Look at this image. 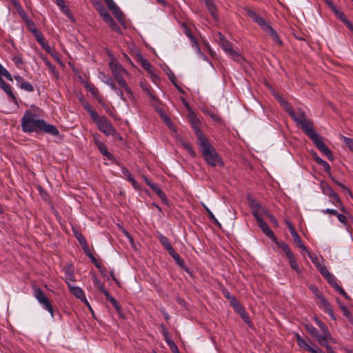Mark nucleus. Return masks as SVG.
Returning a JSON list of instances; mask_svg holds the SVG:
<instances>
[{
	"mask_svg": "<svg viewBox=\"0 0 353 353\" xmlns=\"http://www.w3.org/2000/svg\"><path fill=\"white\" fill-rule=\"evenodd\" d=\"M330 196L332 197L336 203H338L340 205H341V209L343 210V205L341 201L339 196V195L334 192L333 190H330Z\"/></svg>",
	"mask_w": 353,
	"mask_h": 353,
	"instance_id": "obj_47",
	"label": "nucleus"
},
{
	"mask_svg": "<svg viewBox=\"0 0 353 353\" xmlns=\"http://www.w3.org/2000/svg\"><path fill=\"white\" fill-rule=\"evenodd\" d=\"M141 66L153 77V80H154V78L158 77L155 74L152 65L147 59H141Z\"/></svg>",
	"mask_w": 353,
	"mask_h": 353,
	"instance_id": "obj_23",
	"label": "nucleus"
},
{
	"mask_svg": "<svg viewBox=\"0 0 353 353\" xmlns=\"http://www.w3.org/2000/svg\"><path fill=\"white\" fill-rule=\"evenodd\" d=\"M248 201L254 218L260 216V209H262V206L255 199L250 196H248Z\"/></svg>",
	"mask_w": 353,
	"mask_h": 353,
	"instance_id": "obj_13",
	"label": "nucleus"
},
{
	"mask_svg": "<svg viewBox=\"0 0 353 353\" xmlns=\"http://www.w3.org/2000/svg\"><path fill=\"white\" fill-rule=\"evenodd\" d=\"M85 88L94 97L99 94L97 88L92 83H86Z\"/></svg>",
	"mask_w": 353,
	"mask_h": 353,
	"instance_id": "obj_42",
	"label": "nucleus"
},
{
	"mask_svg": "<svg viewBox=\"0 0 353 353\" xmlns=\"http://www.w3.org/2000/svg\"><path fill=\"white\" fill-rule=\"evenodd\" d=\"M323 276L325 277L327 280V281L332 285V286H334V283L336 282V279L334 276L332 274H331L327 268H321V272H320Z\"/></svg>",
	"mask_w": 353,
	"mask_h": 353,
	"instance_id": "obj_24",
	"label": "nucleus"
},
{
	"mask_svg": "<svg viewBox=\"0 0 353 353\" xmlns=\"http://www.w3.org/2000/svg\"><path fill=\"white\" fill-rule=\"evenodd\" d=\"M291 235L293 238L294 243L297 245V246L303 251L307 252L306 247L303 243L299 235L298 234L295 230H292Z\"/></svg>",
	"mask_w": 353,
	"mask_h": 353,
	"instance_id": "obj_22",
	"label": "nucleus"
},
{
	"mask_svg": "<svg viewBox=\"0 0 353 353\" xmlns=\"http://www.w3.org/2000/svg\"><path fill=\"white\" fill-rule=\"evenodd\" d=\"M25 23H26V26L27 28L28 29V30L30 31L31 32H32L33 34H35L36 33L39 32L37 29L34 23L30 19L29 20H28L27 21H26Z\"/></svg>",
	"mask_w": 353,
	"mask_h": 353,
	"instance_id": "obj_38",
	"label": "nucleus"
},
{
	"mask_svg": "<svg viewBox=\"0 0 353 353\" xmlns=\"http://www.w3.org/2000/svg\"><path fill=\"white\" fill-rule=\"evenodd\" d=\"M315 322L317 324V325L320 327L321 331L327 329V326L320 319L315 318Z\"/></svg>",
	"mask_w": 353,
	"mask_h": 353,
	"instance_id": "obj_59",
	"label": "nucleus"
},
{
	"mask_svg": "<svg viewBox=\"0 0 353 353\" xmlns=\"http://www.w3.org/2000/svg\"><path fill=\"white\" fill-rule=\"evenodd\" d=\"M144 181L146 184L154 191L161 198L165 196V194L161 190L159 186L156 183H153L146 176L143 177Z\"/></svg>",
	"mask_w": 353,
	"mask_h": 353,
	"instance_id": "obj_21",
	"label": "nucleus"
},
{
	"mask_svg": "<svg viewBox=\"0 0 353 353\" xmlns=\"http://www.w3.org/2000/svg\"><path fill=\"white\" fill-rule=\"evenodd\" d=\"M97 148L103 156H105L109 159L112 157V154L108 151L106 146L103 143H99V146Z\"/></svg>",
	"mask_w": 353,
	"mask_h": 353,
	"instance_id": "obj_39",
	"label": "nucleus"
},
{
	"mask_svg": "<svg viewBox=\"0 0 353 353\" xmlns=\"http://www.w3.org/2000/svg\"><path fill=\"white\" fill-rule=\"evenodd\" d=\"M21 125L23 132L27 133L41 132L58 136L59 132L53 125L46 123L43 119H37L36 114L30 110H26L21 119Z\"/></svg>",
	"mask_w": 353,
	"mask_h": 353,
	"instance_id": "obj_1",
	"label": "nucleus"
},
{
	"mask_svg": "<svg viewBox=\"0 0 353 353\" xmlns=\"http://www.w3.org/2000/svg\"><path fill=\"white\" fill-rule=\"evenodd\" d=\"M263 31H265L266 34L271 37V39H272L273 42L275 44H277L279 46L282 45V41L281 40L276 32L273 29V28L270 24L265 28V29Z\"/></svg>",
	"mask_w": 353,
	"mask_h": 353,
	"instance_id": "obj_15",
	"label": "nucleus"
},
{
	"mask_svg": "<svg viewBox=\"0 0 353 353\" xmlns=\"http://www.w3.org/2000/svg\"><path fill=\"white\" fill-rule=\"evenodd\" d=\"M234 310L238 312L241 317H244L245 315V310L240 303L233 307Z\"/></svg>",
	"mask_w": 353,
	"mask_h": 353,
	"instance_id": "obj_46",
	"label": "nucleus"
},
{
	"mask_svg": "<svg viewBox=\"0 0 353 353\" xmlns=\"http://www.w3.org/2000/svg\"><path fill=\"white\" fill-rule=\"evenodd\" d=\"M190 121H191L192 128L197 137L199 143H201V142H203V141L208 140V139L205 137V135L201 130V129L199 126V120L196 118V117L192 116L190 118Z\"/></svg>",
	"mask_w": 353,
	"mask_h": 353,
	"instance_id": "obj_11",
	"label": "nucleus"
},
{
	"mask_svg": "<svg viewBox=\"0 0 353 353\" xmlns=\"http://www.w3.org/2000/svg\"><path fill=\"white\" fill-rule=\"evenodd\" d=\"M93 121L97 124L98 129L105 136L117 134L115 129L107 117L98 115Z\"/></svg>",
	"mask_w": 353,
	"mask_h": 353,
	"instance_id": "obj_7",
	"label": "nucleus"
},
{
	"mask_svg": "<svg viewBox=\"0 0 353 353\" xmlns=\"http://www.w3.org/2000/svg\"><path fill=\"white\" fill-rule=\"evenodd\" d=\"M268 219L275 226H279V223L277 220L272 214H268Z\"/></svg>",
	"mask_w": 353,
	"mask_h": 353,
	"instance_id": "obj_64",
	"label": "nucleus"
},
{
	"mask_svg": "<svg viewBox=\"0 0 353 353\" xmlns=\"http://www.w3.org/2000/svg\"><path fill=\"white\" fill-rule=\"evenodd\" d=\"M340 308L342 310L343 315L347 317L350 322L353 321V319L347 306L340 304Z\"/></svg>",
	"mask_w": 353,
	"mask_h": 353,
	"instance_id": "obj_43",
	"label": "nucleus"
},
{
	"mask_svg": "<svg viewBox=\"0 0 353 353\" xmlns=\"http://www.w3.org/2000/svg\"><path fill=\"white\" fill-rule=\"evenodd\" d=\"M165 341L170 347L172 352L173 353H180L178 347L175 344V343L168 336V334H165Z\"/></svg>",
	"mask_w": 353,
	"mask_h": 353,
	"instance_id": "obj_32",
	"label": "nucleus"
},
{
	"mask_svg": "<svg viewBox=\"0 0 353 353\" xmlns=\"http://www.w3.org/2000/svg\"><path fill=\"white\" fill-rule=\"evenodd\" d=\"M170 255L173 258L175 262L184 270L188 271V268L185 265V263L183 259H181L178 253L175 252L174 250L172 252H170Z\"/></svg>",
	"mask_w": 353,
	"mask_h": 353,
	"instance_id": "obj_20",
	"label": "nucleus"
},
{
	"mask_svg": "<svg viewBox=\"0 0 353 353\" xmlns=\"http://www.w3.org/2000/svg\"><path fill=\"white\" fill-rule=\"evenodd\" d=\"M338 218V220L343 223V224H346V222H347V219H346V217L345 215L342 214H339L338 213V215H336Z\"/></svg>",
	"mask_w": 353,
	"mask_h": 353,
	"instance_id": "obj_63",
	"label": "nucleus"
},
{
	"mask_svg": "<svg viewBox=\"0 0 353 353\" xmlns=\"http://www.w3.org/2000/svg\"><path fill=\"white\" fill-rule=\"evenodd\" d=\"M318 299H319L321 306L324 309L325 312H327L332 319L335 320L336 317L333 312L332 306L330 304V303L327 301V300L326 299H325L323 296V295L321 296H319V298H318Z\"/></svg>",
	"mask_w": 353,
	"mask_h": 353,
	"instance_id": "obj_16",
	"label": "nucleus"
},
{
	"mask_svg": "<svg viewBox=\"0 0 353 353\" xmlns=\"http://www.w3.org/2000/svg\"><path fill=\"white\" fill-rule=\"evenodd\" d=\"M334 288L339 292L340 294H341L343 296H344L347 299H350L349 296L345 292V291L340 287L336 283H334Z\"/></svg>",
	"mask_w": 353,
	"mask_h": 353,
	"instance_id": "obj_50",
	"label": "nucleus"
},
{
	"mask_svg": "<svg viewBox=\"0 0 353 353\" xmlns=\"http://www.w3.org/2000/svg\"><path fill=\"white\" fill-rule=\"evenodd\" d=\"M159 240L161 245L164 247V248L170 254V252L174 250L171 243H170L169 239L163 236L162 234H159Z\"/></svg>",
	"mask_w": 353,
	"mask_h": 353,
	"instance_id": "obj_19",
	"label": "nucleus"
},
{
	"mask_svg": "<svg viewBox=\"0 0 353 353\" xmlns=\"http://www.w3.org/2000/svg\"><path fill=\"white\" fill-rule=\"evenodd\" d=\"M288 260H289V263H290V265L291 267V268L296 271L297 273H299L300 272V268H299V266L296 262V258L294 257V254L287 256Z\"/></svg>",
	"mask_w": 353,
	"mask_h": 353,
	"instance_id": "obj_29",
	"label": "nucleus"
},
{
	"mask_svg": "<svg viewBox=\"0 0 353 353\" xmlns=\"http://www.w3.org/2000/svg\"><path fill=\"white\" fill-rule=\"evenodd\" d=\"M274 242L276 243V244L277 245V246L279 248H280L281 249H282L283 250V252L285 253L287 256L293 254V252L291 251L287 243H285V242L278 241L276 239V241H274Z\"/></svg>",
	"mask_w": 353,
	"mask_h": 353,
	"instance_id": "obj_28",
	"label": "nucleus"
},
{
	"mask_svg": "<svg viewBox=\"0 0 353 353\" xmlns=\"http://www.w3.org/2000/svg\"><path fill=\"white\" fill-rule=\"evenodd\" d=\"M308 137L313 141L316 148L328 158V159L330 161L334 160V156L332 155L331 150L325 145L322 137L319 134L314 132Z\"/></svg>",
	"mask_w": 353,
	"mask_h": 353,
	"instance_id": "obj_8",
	"label": "nucleus"
},
{
	"mask_svg": "<svg viewBox=\"0 0 353 353\" xmlns=\"http://www.w3.org/2000/svg\"><path fill=\"white\" fill-rule=\"evenodd\" d=\"M216 41L223 51L234 61L241 63L243 60L242 55L233 48L232 43L222 33L218 32L216 34Z\"/></svg>",
	"mask_w": 353,
	"mask_h": 353,
	"instance_id": "obj_5",
	"label": "nucleus"
},
{
	"mask_svg": "<svg viewBox=\"0 0 353 353\" xmlns=\"http://www.w3.org/2000/svg\"><path fill=\"white\" fill-rule=\"evenodd\" d=\"M128 181H130L134 189H135L136 190H141V187H140L139 183L133 177L130 178V180H128Z\"/></svg>",
	"mask_w": 353,
	"mask_h": 353,
	"instance_id": "obj_56",
	"label": "nucleus"
},
{
	"mask_svg": "<svg viewBox=\"0 0 353 353\" xmlns=\"http://www.w3.org/2000/svg\"><path fill=\"white\" fill-rule=\"evenodd\" d=\"M186 36L191 40L193 46L196 47L198 46L196 39L193 37L192 34L189 30H186Z\"/></svg>",
	"mask_w": 353,
	"mask_h": 353,
	"instance_id": "obj_54",
	"label": "nucleus"
},
{
	"mask_svg": "<svg viewBox=\"0 0 353 353\" xmlns=\"http://www.w3.org/2000/svg\"><path fill=\"white\" fill-rule=\"evenodd\" d=\"M259 227L263 231V232L269 238H270L273 241H276V236H274L273 232L271 230L268 225L263 221L261 216L255 218Z\"/></svg>",
	"mask_w": 353,
	"mask_h": 353,
	"instance_id": "obj_10",
	"label": "nucleus"
},
{
	"mask_svg": "<svg viewBox=\"0 0 353 353\" xmlns=\"http://www.w3.org/2000/svg\"><path fill=\"white\" fill-rule=\"evenodd\" d=\"M341 139L347 145L350 150L353 152V139L348 138L344 136L341 137Z\"/></svg>",
	"mask_w": 353,
	"mask_h": 353,
	"instance_id": "obj_44",
	"label": "nucleus"
},
{
	"mask_svg": "<svg viewBox=\"0 0 353 353\" xmlns=\"http://www.w3.org/2000/svg\"><path fill=\"white\" fill-rule=\"evenodd\" d=\"M106 299L112 304L114 307L116 309L117 312L121 315V305L117 302V301L110 294Z\"/></svg>",
	"mask_w": 353,
	"mask_h": 353,
	"instance_id": "obj_34",
	"label": "nucleus"
},
{
	"mask_svg": "<svg viewBox=\"0 0 353 353\" xmlns=\"http://www.w3.org/2000/svg\"><path fill=\"white\" fill-rule=\"evenodd\" d=\"M98 288L106 298L110 295L109 292L105 289L104 285L100 282H98Z\"/></svg>",
	"mask_w": 353,
	"mask_h": 353,
	"instance_id": "obj_58",
	"label": "nucleus"
},
{
	"mask_svg": "<svg viewBox=\"0 0 353 353\" xmlns=\"http://www.w3.org/2000/svg\"><path fill=\"white\" fill-rule=\"evenodd\" d=\"M34 296L42 305L43 308L47 310L50 314L52 317H54L53 307L48 297L40 288H35L34 289Z\"/></svg>",
	"mask_w": 353,
	"mask_h": 353,
	"instance_id": "obj_9",
	"label": "nucleus"
},
{
	"mask_svg": "<svg viewBox=\"0 0 353 353\" xmlns=\"http://www.w3.org/2000/svg\"><path fill=\"white\" fill-rule=\"evenodd\" d=\"M99 77L101 79L102 81L105 83L106 85H108L110 81H112V77L108 75V74H105V73H103V72H101L99 74Z\"/></svg>",
	"mask_w": 353,
	"mask_h": 353,
	"instance_id": "obj_49",
	"label": "nucleus"
},
{
	"mask_svg": "<svg viewBox=\"0 0 353 353\" xmlns=\"http://www.w3.org/2000/svg\"><path fill=\"white\" fill-rule=\"evenodd\" d=\"M19 88L22 90H24L27 92H33L34 91V87L32 84H30L28 81H23L22 83H21L19 85Z\"/></svg>",
	"mask_w": 353,
	"mask_h": 353,
	"instance_id": "obj_40",
	"label": "nucleus"
},
{
	"mask_svg": "<svg viewBox=\"0 0 353 353\" xmlns=\"http://www.w3.org/2000/svg\"><path fill=\"white\" fill-rule=\"evenodd\" d=\"M17 11L20 17L23 20L24 23L30 19V17L28 16L22 7L19 8Z\"/></svg>",
	"mask_w": 353,
	"mask_h": 353,
	"instance_id": "obj_45",
	"label": "nucleus"
},
{
	"mask_svg": "<svg viewBox=\"0 0 353 353\" xmlns=\"http://www.w3.org/2000/svg\"><path fill=\"white\" fill-rule=\"evenodd\" d=\"M97 10H98V12H99L100 15L102 17L103 19L104 20V21H105L106 20H109V21L110 20L111 15L110 14V13L108 12V11L104 6L101 5L100 6H99Z\"/></svg>",
	"mask_w": 353,
	"mask_h": 353,
	"instance_id": "obj_31",
	"label": "nucleus"
},
{
	"mask_svg": "<svg viewBox=\"0 0 353 353\" xmlns=\"http://www.w3.org/2000/svg\"><path fill=\"white\" fill-rule=\"evenodd\" d=\"M140 87L141 88L143 91L145 92L150 96V99L152 101H156V97L151 93V92L149 90L148 85L146 83L141 82L140 83Z\"/></svg>",
	"mask_w": 353,
	"mask_h": 353,
	"instance_id": "obj_41",
	"label": "nucleus"
},
{
	"mask_svg": "<svg viewBox=\"0 0 353 353\" xmlns=\"http://www.w3.org/2000/svg\"><path fill=\"white\" fill-rule=\"evenodd\" d=\"M70 292L77 299L81 300L83 303H85L90 310L91 306L88 301L85 294L83 292V290L78 286L75 287H70Z\"/></svg>",
	"mask_w": 353,
	"mask_h": 353,
	"instance_id": "obj_12",
	"label": "nucleus"
},
{
	"mask_svg": "<svg viewBox=\"0 0 353 353\" xmlns=\"http://www.w3.org/2000/svg\"><path fill=\"white\" fill-rule=\"evenodd\" d=\"M122 88H117L114 92L119 97L120 99L122 100L124 102H126V98L125 97L124 94H123V92L121 90Z\"/></svg>",
	"mask_w": 353,
	"mask_h": 353,
	"instance_id": "obj_53",
	"label": "nucleus"
},
{
	"mask_svg": "<svg viewBox=\"0 0 353 353\" xmlns=\"http://www.w3.org/2000/svg\"><path fill=\"white\" fill-rule=\"evenodd\" d=\"M109 67L113 78L118 83V85L126 92L130 98L134 99V93L124 78L125 76L128 77H131L128 71L114 58H112L109 62Z\"/></svg>",
	"mask_w": 353,
	"mask_h": 353,
	"instance_id": "obj_2",
	"label": "nucleus"
},
{
	"mask_svg": "<svg viewBox=\"0 0 353 353\" xmlns=\"http://www.w3.org/2000/svg\"><path fill=\"white\" fill-rule=\"evenodd\" d=\"M314 154L316 156V158H315V161L319 165H321L326 172H329L330 170V165L325 160L320 158L316 152H314Z\"/></svg>",
	"mask_w": 353,
	"mask_h": 353,
	"instance_id": "obj_33",
	"label": "nucleus"
},
{
	"mask_svg": "<svg viewBox=\"0 0 353 353\" xmlns=\"http://www.w3.org/2000/svg\"><path fill=\"white\" fill-rule=\"evenodd\" d=\"M336 183L341 188L343 191L348 193L350 196L352 195L350 190L345 185L339 181H336Z\"/></svg>",
	"mask_w": 353,
	"mask_h": 353,
	"instance_id": "obj_60",
	"label": "nucleus"
},
{
	"mask_svg": "<svg viewBox=\"0 0 353 353\" xmlns=\"http://www.w3.org/2000/svg\"><path fill=\"white\" fill-rule=\"evenodd\" d=\"M305 328L307 332H308L312 336L315 338L319 334L318 330L312 324H306Z\"/></svg>",
	"mask_w": 353,
	"mask_h": 353,
	"instance_id": "obj_37",
	"label": "nucleus"
},
{
	"mask_svg": "<svg viewBox=\"0 0 353 353\" xmlns=\"http://www.w3.org/2000/svg\"><path fill=\"white\" fill-rule=\"evenodd\" d=\"M83 105V108L89 112L92 120L99 115L88 102L84 103Z\"/></svg>",
	"mask_w": 353,
	"mask_h": 353,
	"instance_id": "obj_35",
	"label": "nucleus"
},
{
	"mask_svg": "<svg viewBox=\"0 0 353 353\" xmlns=\"http://www.w3.org/2000/svg\"><path fill=\"white\" fill-rule=\"evenodd\" d=\"M61 10L68 18H70L71 20L74 21V17L68 6H63V8H61Z\"/></svg>",
	"mask_w": 353,
	"mask_h": 353,
	"instance_id": "obj_51",
	"label": "nucleus"
},
{
	"mask_svg": "<svg viewBox=\"0 0 353 353\" xmlns=\"http://www.w3.org/2000/svg\"><path fill=\"white\" fill-rule=\"evenodd\" d=\"M175 137L180 141L182 146L186 150L191 157H195V152L190 143L183 140L179 134H176Z\"/></svg>",
	"mask_w": 353,
	"mask_h": 353,
	"instance_id": "obj_18",
	"label": "nucleus"
},
{
	"mask_svg": "<svg viewBox=\"0 0 353 353\" xmlns=\"http://www.w3.org/2000/svg\"><path fill=\"white\" fill-rule=\"evenodd\" d=\"M295 338L296 339V343H297L298 345L301 348H302L304 350H306V351H307L309 352H314V348L312 347L311 346H310L306 343V341L298 333L295 334Z\"/></svg>",
	"mask_w": 353,
	"mask_h": 353,
	"instance_id": "obj_17",
	"label": "nucleus"
},
{
	"mask_svg": "<svg viewBox=\"0 0 353 353\" xmlns=\"http://www.w3.org/2000/svg\"><path fill=\"white\" fill-rule=\"evenodd\" d=\"M330 332L328 329L323 330L322 334H319L316 337L318 343L321 345H323L325 343H328V335H330Z\"/></svg>",
	"mask_w": 353,
	"mask_h": 353,
	"instance_id": "obj_25",
	"label": "nucleus"
},
{
	"mask_svg": "<svg viewBox=\"0 0 353 353\" xmlns=\"http://www.w3.org/2000/svg\"><path fill=\"white\" fill-rule=\"evenodd\" d=\"M34 37H35L37 41L39 43H41L42 41L44 40V38L42 35V34L40 32H38L37 33H36L35 34H34Z\"/></svg>",
	"mask_w": 353,
	"mask_h": 353,
	"instance_id": "obj_62",
	"label": "nucleus"
},
{
	"mask_svg": "<svg viewBox=\"0 0 353 353\" xmlns=\"http://www.w3.org/2000/svg\"><path fill=\"white\" fill-rule=\"evenodd\" d=\"M288 113L296 125L301 128L307 137L315 132L312 121L307 118L302 108H298L296 110L288 108Z\"/></svg>",
	"mask_w": 353,
	"mask_h": 353,
	"instance_id": "obj_3",
	"label": "nucleus"
},
{
	"mask_svg": "<svg viewBox=\"0 0 353 353\" xmlns=\"http://www.w3.org/2000/svg\"><path fill=\"white\" fill-rule=\"evenodd\" d=\"M112 12L114 16L116 17V19L119 21V23L122 25H124L125 23L123 21V14L120 8L118 7Z\"/></svg>",
	"mask_w": 353,
	"mask_h": 353,
	"instance_id": "obj_36",
	"label": "nucleus"
},
{
	"mask_svg": "<svg viewBox=\"0 0 353 353\" xmlns=\"http://www.w3.org/2000/svg\"><path fill=\"white\" fill-rule=\"evenodd\" d=\"M198 144L205 161L209 165L215 167L218 165H223L220 155L216 152L208 140Z\"/></svg>",
	"mask_w": 353,
	"mask_h": 353,
	"instance_id": "obj_4",
	"label": "nucleus"
},
{
	"mask_svg": "<svg viewBox=\"0 0 353 353\" xmlns=\"http://www.w3.org/2000/svg\"><path fill=\"white\" fill-rule=\"evenodd\" d=\"M207 8L211 14V15L216 19V8L212 0H204Z\"/></svg>",
	"mask_w": 353,
	"mask_h": 353,
	"instance_id": "obj_27",
	"label": "nucleus"
},
{
	"mask_svg": "<svg viewBox=\"0 0 353 353\" xmlns=\"http://www.w3.org/2000/svg\"><path fill=\"white\" fill-rule=\"evenodd\" d=\"M196 48V49H197L198 52H199V54H200L201 58L203 60H204V61H208V62L211 65H212V62L210 61V59H208V57L205 54H203V53L200 50V48H199V46H197Z\"/></svg>",
	"mask_w": 353,
	"mask_h": 353,
	"instance_id": "obj_55",
	"label": "nucleus"
},
{
	"mask_svg": "<svg viewBox=\"0 0 353 353\" xmlns=\"http://www.w3.org/2000/svg\"><path fill=\"white\" fill-rule=\"evenodd\" d=\"M332 10H334V12H335V14H336V17H337L340 20H341L344 23H345V22H347V21H348V19H346V17H345V14H344L342 12H341V11L338 10L336 9V7H335V10H334V8H332Z\"/></svg>",
	"mask_w": 353,
	"mask_h": 353,
	"instance_id": "obj_48",
	"label": "nucleus"
},
{
	"mask_svg": "<svg viewBox=\"0 0 353 353\" xmlns=\"http://www.w3.org/2000/svg\"><path fill=\"white\" fill-rule=\"evenodd\" d=\"M64 272L65 281H72L73 283L75 282L73 270L70 266L65 268L64 269Z\"/></svg>",
	"mask_w": 353,
	"mask_h": 353,
	"instance_id": "obj_30",
	"label": "nucleus"
},
{
	"mask_svg": "<svg viewBox=\"0 0 353 353\" xmlns=\"http://www.w3.org/2000/svg\"><path fill=\"white\" fill-rule=\"evenodd\" d=\"M121 172L123 174L124 177L128 181L130 178L133 176L130 174V171L125 167L121 168Z\"/></svg>",
	"mask_w": 353,
	"mask_h": 353,
	"instance_id": "obj_52",
	"label": "nucleus"
},
{
	"mask_svg": "<svg viewBox=\"0 0 353 353\" xmlns=\"http://www.w3.org/2000/svg\"><path fill=\"white\" fill-rule=\"evenodd\" d=\"M310 290L314 293V294L316 296V298H319V296H321L322 294H320L318 288L315 285H310L309 287Z\"/></svg>",
	"mask_w": 353,
	"mask_h": 353,
	"instance_id": "obj_57",
	"label": "nucleus"
},
{
	"mask_svg": "<svg viewBox=\"0 0 353 353\" xmlns=\"http://www.w3.org/2000/svg\"><path fill=\"white\" fill-rule=\"evenodd\" d=\"M309 257L310 258L312 263L316 265L318 268L319 271L321 272V268H326L325 265L321 263V259L317 256L315 254H310L308 251L307 252Z\"/></svg>",
	"mask_w": 353,
	"mask_h": 353,
	"instance_id": "obj_26",
	"label": "nucleus"
},
{
	"mask_svg": "<svg viewBox=\"0 0 353 353\" xmlns=\"http://www.w3.org/2000/svg\"><path fill=\"white\" fill-rule=\"evenodd\" d=\"M248 16L264 30L269 25L265 19L252 10L248 11Z\"/></svg>",
	"mask_w": 353,
	"mask_h": 353,
	"instance_id": "obj_14",
	"label": "nucleus"
},
{
	"mask_svg": "<svg viewBox=\"0 0 353 353\" xmlns=\"http://www.w3.org/2000/svg\"><path fill=\"white\" fill-rule=\"evenodd\" d=\"M203 206L204 207L205 210H206V212H208V214H209L210 219L212 220H214L216 221H217V220L216 219L214 214L210 211V210L204 204H202Z\"/></svg>",
	"mask_w": 353,
	"mask_h": 353,
	"instance_id": "obj_61",
	"label": "nucleus"
},
{
	"mask_svg": "<svg viewBox=\"0 0 353 353\" xmlns=\"http://www.w3.org/2000/svg\"><path fill=\"white\" fill-rule=\"evenodd\" d=\"M2 77H5L10 81H13V77L10 73L0 63V88L8 95L12 101L16 103L17 98L12 90L11 86L4 81Z\"/></svg>",
	"mask_w": 353,
	"mask_h": 353,
	"instance_id": "obj_6",
	"label": "nucleus"
}]
</instances>
